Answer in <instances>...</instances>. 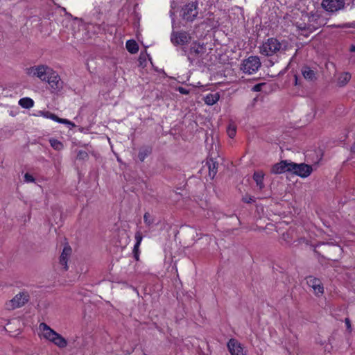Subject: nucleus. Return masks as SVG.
Returning <instances> with one entry per match:
<instances>
[{
  "instance_id": "423d86ee",
  "label": "nucleus",
  "mask_w": 355,
  "mask_h": 355,
  "mask_svg": "<svg viewBox=\"0 0 355 355\" xmlns=\"http://www.w3.org/2000/svg\"><path fill=\"white\" fill-rule=\"evenodd\" d=\"M182 17L188 21H193L198 15V3L196 1H191L182 8Z\"/></svg>"
},
{
  "instance_id": "dca6fc26",
  "label": "nucleus",
  "mask_w": 355,
  "mask_h": 355,
  "mask_svg": "<svg viewBox=\"0 0 355 355\" xmlns=\"http://www.w3.org/2000/svg\"><path fill=\"white\" fill-rule=\"evenodd\" d=\"M291 164H292V162H288L287 160L281 161L272 166L271 173L274 174H281L286 171L291 172Z\"/></svg>"
},
{
  "instance_id": "c85d7f7f",
  "label": "nucleus",
  "mask_w": 355,
  "mask_h": 355,
  "mask_svg": "<svg viewBox=\"0 0 355 355\" xmlns=\"http://www.w3.org/2000/svg\"><path fill=\"white\" fill-rule=\"evenodd\" d=\"M49 143L51 147L56 150H61L64 147L62 143L55 139H50Z\"/></svg>"
},
{
  "instance_id": "aec40b11",
  "label": "nucleus",
  "mask_w": 355,
  "mask_h": 355,
  "mask_svg": "<svg viewBox=\"0 0 355 355\" xmlns=\"http://www.w3.org/2000/svg\"><path fill=\"white\" fill-rule=\"evenodd\" d=\"M206 165L209 170V176L211 179H214V176L217 173L218 164L214 161L212 158L207 159Z\"/></svg>"
},
{
  "instance_id": "1a4fd4ad",
  "label": "nucleus",
  "mask_w": 355,
  "mask_h": 355,
  "mask_svg": "<svg viewBox=\"0 0 355 355\" xmlns=\"http://www.w3.org/2000/svg\"><path fill=\"white\" fill-rule=\"evenodd\" d=\"M345 0H322V7L327 12H335L345 8Z\"/></svg>"
},
{
  "instance_id": "ea45409f",
  "label": "nucleus",
  "mask_w": 355,
  "mask_h": 355,
  "mask_svg": "<svg viewBox=\"0 0 355 355\" xmlns=\"http://www.w3.org/2000/svg\"><path fill=\"white\" fill-rule=\"evenodd\" d=\"M350 51H351V52H354V51H355V46H354V45H352V46H350Z\"/></svg>"
},
{
  "instance_id": "393cba45",
  "label": "nucleus",
  "mask_w": 355,
  "mask_h": 355,
  "mask_svg": "<svg viewBox=\"0 0 355 355\" xmlns=\"http://www.w3.org/2000/svg\"><path fill=\"white\" fill-rule=\"evenodd\" d=\"M351 79V74L348 72L342 73L338 78V85L340 87L345 85Z\"/></svg>"
},
{
  "instance_id": "7ed1b4c3",
  "label": "nucleus",
  "mask_w": 355,
  "mask_h": 355,
  "mask_svg": "<svg viewBox=\"0 0 355 355\" xmlns=\"http://www.w3.org/2000/svg\"><path fill=\"white\" fill-rule=\"evenodd\" d=\"M206 48L202 44L194 42L191 44L187 58L191 64L200 62V58L205 53Z\"/></svg>"
},
{
  "instance_id": "473e14b6",
  "label": "nucleus",
  "mask_w": 355,
  "mask_h": 355,
  "mask_svg": "<svg viewBox=\"0 0 355 355\" xmlns=\"http://www.w3.org/2000/svg\"><path fill=\"white\" fill-rule=\"evenodd\" d=\"M88 157V154L86 151L79 150L77 154V159H85Z\"/></svg>"
},
{
  "instance_id": "20e7f679",
  "label": "nucleus",
  "mask_w": 355,
  "mask_h": 355,
  "mask_svg": "<svg viewBox=\"0 0 355 355\" xmlns=\"http://www.w3.org/2000/svg\"><path fill=\"white\" fill-rule=\"evenodd\" d=\"M50 73H51V68L46 65L33 66L26 69V73L28 76L37 77L42 81L46 80Z\"/></svg>"
},
{
  "instance_id": "37998d69",
  "label": "nucleus",
  "mask_w": 355,
  "mask_h": 355,
  "mask_svg": "<svg viewBox=\"0 0 355 355\" xmlns=\"http://www.w3.org/2000/svg\"><path fill=\"white\" fill-rule=\"evenodd\" d=\"M134 257H135V259H136L137 261H138V260H139V254H137H137H134Z\"/></svg>"
},
{
  "instance_id": "9b49d317",
  "label": "nucleus",
  "mask_w": 355,
  "mask_h": 355,
  "mask_svg": "<svg viewBox=\"0 0 355 355\" xmlns=\"http://www.w3.org/2000/svg\"><path fill=\"white\" fill-rule=\"evenodd\" d=\"M321 247H324V251L327 252V255H322V257L329 260H336L333 254H340L342 250L338 245L329 243H321L318 245L316 248H320Z\"/></svg>"
},
{
  "instance_id": "412c9836",
  "label": "nucleus",
  "mask_w": 355,
  "mask_h": 355,
  "mask_svg": "<svg viewBox=\"0 0 355 355\" xmlns=\"http://www.w3.org/2000/svg\"><path fill=\"white\" fill-rule=\"evenodd\" d=\"M264 173L261 171H255L253 174V180L255 181L257 186L260 190L265 187L263 184Z\"/></svg>"
},
{
  "instance_id": "a211bd4d",
  "label": "nucleus",
  "mask_w": 355,
  "mask_h": 355,
  "mask_svg": "<svg viewBox=\"0 0 355 355\" xmlns=\"http://www.w3.org/2000/svg\"><path fill=\"white\" fill-rule=\"evenodd\" d=\"M39 114L45 118L51 119H52L55 121H57L58 123H60L71 125L72 127L75 126V124L71 122L70 121L65 119L59 118L57 115H55L53 113L50 112L49 111H40Z\"/></svg>"
},
{
  "instance_id": "cd10ccee",
  "label": "nucleus",
  "mask_w": 355,
  "mask_h": 355,
  "mask_svg": "<svg viewBox=\"0 0 355 355\" xmlns=\"http://www.w3.org/2000/svg\"><path fill=\"white\" fill-rule=\"evenodd\" d=\"M19 104L24 108H31L33 106L34 102L30 98H23L19 100Z\"/></svg>"
},
{
  "instance_id": "ddd939ff",
  "label": "nucleus",
  "mask_w": 355,
  "mask_h": 355,
  "mask_svg": "<svg viewBox=\"0 0 355 355\" xmlns=\"http://www.w3.org/2000/svg\"><path fill=\"white\" fill-rule=\"evenodd\" d=\"M306 284L311 287L315 295H321L324 293V288L321 280L313 276L306 277Z\"/></svg>"
},
{
  "instance_id": "6ab92c4d",
  "label": "nucleus",
  "mask_w": 355,
  "mask_h": 355,
  "mask_svg": "<svg viewBox=\"0 0 355 355\" xmlns=\"http://www.w3.org/2000/svg\"><path fill=\"white\" fill-rule=\"evenodd\" d=\"M302 74L306 80L309 81H314L317 78L316 72L308 66L302 67Z\"/></svg>"
},
{
  "instance_id": "f3484780",
  "label": "nucleus",
  "mask_w": 355,
  "mask_h": 355,
  "mask_svg": "<svg viewBox=\"0 0 355 355\" xmlns=\"http://www.w3.org/2000/svg\"><path fill=\"white\" fill-rule=\"evenodd\" d=\"M39 114L45 118L51 119H52L55 121H57L58 123H60L71 125L72 127L75 126V124L71 122L70 121L65 119L59 118L57 115H55L53 113L50 112L49 111H40Z\"/></svg>"
},
{
  "instance_id": "f704fd0d",
  "label": "nucleus",
  "mask_w": 355,
  "mask_h": 355,
  "mask_svg": "<svg viewBox=\"0 0 355 355\" xmlns=\"http://www.w3.org/2000/svg\"><path fill=\"white\" fill-rule=\"evenodd\" d=\"M266 83H259V84H257L255 85L253 87H252V91L254 92H259L261 90V88L263 85H265Z\"/></svg>"
},
{
  "instance_id": "2f4dec72",
  "label": "nucleus",
  "mask_w": 355,
  "mask_h": 355,
  "mask_svg": "<svg viewBox=\"0 0 355 355\" xmlns=\"http://www.w3.org/2000/svg\"><path fill=\"white\" fill-rule=\"evenodd\" d=\"M332 26L336 27V28H355V21H353L351 23H345V24H339V25H333Z\"/></svg>"
},
{
  "instance_id": "7c9ffc66",
  "label": "nucleus",
  "mask_w": 355,
  "mask_h": 355,
  "mask_svg": "<svg viewBox=\"0 0 355 355\" xmlns=\"http://www.w3.org/2000/svg\"><path fill=\"white\" fill-rule=\"evenodd\" d=\"M236 128L233 124H230L227 129V132L230 138H234L236 135Z\"/></svg>"
},
{
  "instance_id": "2eb2a0df",
  "label": "nucleus",
  "mask_w": 355,
  "mask_h": 355,
  "mask_svg": "<svg viewBox=\"0 0 355 355\" xmlns=\"http://www.w3.org/2000/svg\"><path fill=\"white\" fill-rule=\"evenodd\" d=\"M71 248L69 245H66L59 258V263L63 267L64 271L68 270L67 262L71 254Z\"/></svg>"
},
{
  "instance_id": "a19ab883",
  "label": "nucleus",
  "mask_w": 355,
  "mask_h": 355,
  "mask_svg": "<svg viewBox=\"0 0 355 355\" xmlns=\"http://www.w3.org/2000/svg\"><path fill=\"white\" fill-rule=\"evenodd\" d=\"M351 151L352 153H355V143L353 144V146H352L351 148Z\"/></svg>"
},
{
  "instance_id": "c756f323",
  "label": "nucleus",
  "mask_w": 355,
  "mask_h": 355,
  "mask_svg": "<svg viewBox=\"0 0 355 355\" xmlns=\"http://www.w3.org/2000/svg\"><path fill=\"white\" fill-rule=\"evenodd\" d=\"M144 220L147 227H150L153 224L155 220L148 212H146L144 215Z\"/></svg>"
},
{
  "instance_id": "c03bdc74",
  "label": "nucleus",
  "mask_w": 355,
  "mask_h": 355,
  "mask_svg": "<svg viewBox=\"0 0 355 355\" xmlns=\"http://www.w3.org/2000/svg\"><path fill=\"white\" fill-rule=\"evenodd\" d=\"M315 252L317 254H320V252L318 250H317L316 249L315 250Z\"/></svg>"
},
{
  "instance_id": "c9c22d12",
  "label": "nucleus",
  "mask_w": 355,
  "mask_h": 355,
  "mask_svg": "<svg viewBox=\"0 0 355 355\" xmlns=\"http://www.w3.org/2000/svg\"><path fill=\"white\" fill-rule=\"evenodd\" d=\"M242 200L245 203H251L252 202H254V200L253 198L250 196H245L243 198Z\"/></svg>"
},
{
  "instance_id": "e433bc0d",
  "label": "nucleus",
  "mask_w": 355,
  "mask_h": 355,
  "mask_svg": "<svg viewBox=\"0 0 355 355\" xmlns=\"http://www.w3.org/2000/svg\"><path fill=\"white\" fill-rule=\"evenodd\" d=\"M178 91L182 94H188L189 93V89H187L184 87H179L178 88Z\"/></svg>"
},
{
  "instance_id": "4468645a",
  "label": "nucleus",
  "mask_w": 355,
  "mask_h": 355,
  "mask_svg": "<svg viewBox=\"0 0 355 355\" xmlns=\"http://www.w3.org/2000/svg\"><path fill=\"white\" fill-rule=\"evenodd\" d=\"M227 347L232 355H244L242 345L235 339H230L227 343Z\"/></svg>"
},
{
  "instance_id": "72a5a7b5",
  "label": "nucleus",
  "mask_w": 355,
  "mask_h": 355,
  "mask_svg": "<svg viewBox=\"0 0 355 355\" xmlns=\"http://www.w3.org/2000/svg\"><path fill=\"white\" fill-rule=\"evenodd\" d=\"M24 181L26 182H34L35 178L33 177V175H31L28 173H26L24 175Z\"/></svg>"
},
{
  "instance_id": "bb28decb",
  "label": "nucleus",
  "mask_w": 355,
  "mask_h": 355,
  "mask_svg": "<svg viewBox=\"0 0 355 355\" xmlns=\"http://www.w3.org/2000/svg\"><path fill=\"white\" fill-rule=\"evenodd\" d=\"M296 27L297 29L301 31H308L311 33L315 31L317 28L312 24H306V23H297Z\"/></svg>"
},
{
  "instance_id": "6e6552de",
  "label": "nucleus",
  "mask_w": 355,
  "mask_h": 355,
  "mask_svg": "<svg viewBox=\"0 0 355 355\" xmlns=\"http://www.w3.org/2000/svg\"><path fill=\"white\" fill-rule=\"evenodd\" d=\"M290 167L291 172L304 178L309 176L313 171L312 166L304 163L296 164L292 162Z\"/></svg>"
},
{
  "instance_id": "a878e982",
  "label": "nucleus",
  "mask_w": 355,
  "mask_h": 355,
  "mask_svg": "<svg viewBox=\"0 0 355 355\" xmlns=\"http://www.w3.org/2000/svg\"><path fill=\"white\" fill-rule=\"evenodd\" d=\"M135 239L136 240V243L135 244L134 248H133V253L134 254H139V248L141 244V242L143 239L142 234L140 231H137L135 233Z\"/></svg>"
},
{
  "instance_id": "f257e3e1",
  "label": "nucleus",
  "mask_w": 355,
  "mask_h": 355,
  "mask_svg": "<svg viewBox=\"0 0 355 355\" xmlns=\"http://www.w3.org/2000/svg\"><path fill=\"white\" fill-rule=\"evenodd\" d=\"M259 49L262 55L271 56L277 52L285 51L287 44L286 42H280L277 39L271 37L263 42Z\"/></svg>"
},
{
  "instance_id": "4c0bfd02",
  "label": "nucleus",
  "mask_w": 355,
  "mask_h": 355,
  "mask_svg": "<svg viewBox=\"0 0 355 355\" xmlns=\"http://www.w3.org/2000/svg\"><path fill=\"white\" fill-rule=\"evenodd\" d=\"M345 324L347 326V329L349 331H351V322H350V320L347 318H345Z\"/></svg>"
},
{
  "instance_id": "79ce46f5",
  "label": "nucleus",
  "mask_w": 355,
  "mask_h": 355,
  "mask_svg": "<svg viewBox=\"0 0 355 355\" xmlns=\"http://www.w3.org/2000/svg\"><path fill=\"white\" fill-rule=\"evenodd\" d=\"M96 12L98 14H101V10L98 8H95Z\"/></svg>"
},
{
  "instance_id": "4be33fe9",
  "label": "nucleus",
  "mask_w": 355,
  "mask_h": 355,
  "mask_svg": "<svg viewBox=\"0 0 355 355\" xmlns=\"http://www.w3.org/2000/svg\"><path fill=\"white\" fill-rule=\"evenodd\" d=\"M152 153V148L150 146H144L139 149L138 157L141 162H144L146 157L150 155Z\"/></svg>"
},
{
  "instance_id": "5701e85b",
  "label": "nucleus",
  "mask_w": 355,
  "mask_h": 355,
  "mask_svg": "<svg viewBox=\"0 0 355 355\" xmlns=\"http://www.w3.org/2000/svg\"><path fill=\"white\" fill-rule=\"evenodd\" d=\"M220 98L218 93L209 94L205 97V103L208 105H214Z\"/></svg>"
},
{
  "instance_id": "9d476101",
  "label": "nucleus",
  "mask_w": 355,
  "mask_h": 355,
  "mask_svg": "<svg viewBox=\"0 0 355 355\" xmlns=\"http://www.w3.org/2000/svg\"><path fill=\"white\" fill-rule=\"evenodd\" d=\"M53 92H58L63 87V82L59 75L51 69V73L48 75L46 80Z\"/></svg>"
},
{
  "instance_id": "f8f14e48",
  "label": "nucleus",
  "mask_w": 355,
  "mask_h": 355,
  "mask_svg": "<svg viewBox=\"0 0 355 355\" xmlns=\"http://www.w3.org/2000/svg\"><path fill=\"white\" fill-rule=\"evenodd\" d=\"M190 39L189 34L184 31H173L171 36V41L174 45H184L188 43Z\"/></svg>"
},
{
  "instance_id": "58836bf2",
  "label": "nucleus",
  "mask_w": 355,
  "mask_h": 355,
  "mask_svg": "<svg viewBox=\"0 0 355 355\" xmlns=\"http://www.w3.org/2000/svg\"><path fill=\"white\" fill-rule=\"evenodd\" d=\"M315 20H316V18H315V15H311V17H309V22H311V21H313Z\"/></svg>"
},
{
  "instance_id": "f03ea898",
  "label": "nucleus",
  "mask_w": 355,
  "mask_h": 355,
  "mask_svg": "<svg viewBox=\"0 0 355 355\" xmlns=\"http://www.w3.org/2000/svg\"><path fill=\"white\" fill-rule=\"evenodd\" d=\"M40 328L42 330L44 338L53 343L60 348H64L67 345V340L60 334L55 331L45 323H41Z\"/></svg>"
},
{
  "instance_id": "b1692460",
  "label": "nucleus",
  "mask_w": 355,
  "mask_h": 355,
  "mask_svg": "<svg viewBox=\"0 0 355 355\" xmlns=\"http://www.w3.org/2000/svg\"><path fill=\"white\" fill-rule=\"evenodd\" d=\"M126 49L128 51V52L134 54L138 51L139 46L135 40H128L126 42Z\"/></svg>"
},
{
  "instance_id": "39448f33",
  "label": "nucleus",
  "mask_w": 355,
  "mask_h": 355,
  "mask_svg": "<svg viewBox=\"0 0 355 355\" xmlns=\"http://www.w3.org/2000/svg\"><path fill=\"white\" fill-rule=\"evenodd\" d=\"M261 64L258 56H250L248 58L243 60L241 69L244 73L252 74L259 69Z\"/></svg>"
},
{
  "instance_id": "0eeeda50",
  "label": "nucleus",
  "mask_w": 355,
  "mask_h": 355,
  "mask_svg": "<svg viewBox=\"0 0 355 355\" xmlns=\"http://www.w3.org/2000/svg\"><path fill=\"white\" fill-rule=\"evenodd\" d=\"M30 299L29 293L27 291H22L17 294L11 300L6 303L8 309L19 308L26 304Z\"/></svg>"
}]
</instances>
